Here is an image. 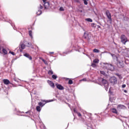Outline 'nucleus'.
Returning a JSON list of instances; mask_svg holds the SVG:
<instances>
[{
  "instance_id": "nucleus-23",
  "label": "nucleus",
  "mask_w": 129,
  "mask_h": 129,
  "mask_svg": "<svg viewBox=\"0 0 129 129\" xmlns=\"http://www.w3.org/2000/svg\"><path fill=\"white\" fill-rule=\"evenodd\" d=\"M86 21H87V22H90V23H92V19L90 18L86 19Z\"/></svg>"
},
{
  "instance_id": "nucleus-13",
  "label": "nucleus",
  "mask_w": 129,
  "mask_h": 129,
  "mask_svg": "<svg viewBox=\"0 0 129 129\" xmlns=\"http://www.w3.org/2000/svg\"><path fill=\"white\" fill-rule=\"evenodd\" d=\"M88 33L87 32H85L84 33V37L85 39H88Z\"/></svg>"
},
{
  "instance_id": "nucleus-8",
  "label": "nucleus",
  "mask_w": 129,
  "mask_h": 129,
  "mask_svg": "<svg viewBox=\"0 0 129 129\" xmlns=\"http://www.w3.org/2000/svg\"><path fill=\"white\" fill-rule=\"evenodd\" d=\"M57 88L58 89H59L60 90H63V89H64V87H63V86H61V85H59V84H55Z\"/></svg>"
},
{
  "instance_id": "nucleus-1",
  "label": "nucleus",
  "mask_w": 129,
  "mask_h": 129,
  "mask_svg": "<svg viewBox=\"0 0 129 129\" xmlns=\"http://www.w3.org/2000/svg\"><path fill=\"white\" fill-rule=\"evenodd\" d=\"M111 55L113 59H116V60H117L118 62L117 66L119 67H124V64H123V58L119 57V56H117L113 54H111Z\"/></svg>"
},
{
  "instance_id": "nucleus-48",
  "label": "nucleus",
  "mask_w": 129,
  "mask_h": 129,
  "mask_svg": "<svg viewBox=\"0 0 129 129\" xmlns=\"http://www.w3.org/2000/svg\"><path fill=\"white\" fill-rule=\"evenodd\" d=\"M74 112H76V110L75 109H74Z\"/></svg>"
},
{
  "instance_id": "nucleus-21",
  "label": "nucleus",
  "mask_w": 129,
  "mask_h": 129,
  "mask_svg": "<svg viewBox=\"0 0 129 129\" xmlns=\"http://www.w3.org/2000/svg\"><path fill=\"white\" fill-rule=\"evenodd\" d=\"M29 35L31 37V39H33V35H32V31H29Z\"/></svg>"
},
{
  "instance_id": "nucleus-24",
  "label": "nucleus",
  "mask_w": 129,
  "mask_h": 129,
  "mask_svg": "<svg viewBox=\"0 0 129 129\" xmlns=\"http://www.w3.org/2000/svg\"><path fill=\"white\" fill-rule=\"evenodd\" d=\"M84 3L85 5H88V3L87 2H88V0H83Z\"/></svg>"
},
{
  "instance_id": "nucleus-26",
  "label": "nucleus",
  "mask_w": 129,
  "mask_h": 129,
  "mask_svg": "<svg viewBox=\"0 0 129 129\" xmlns=\"http://www.w3.org/2000/svg\"><path fill=\"white\" fill-rule=\"evenodd\" d=\"M117 76H118V77L120 79H122V77L121 76V75L118 74H116Z\"/></svg>"
},
{
  "instance_id": "nucleus-29",
  "label": "nucleus",
  "mask_w": 129,
  "mask_h": 129,
  "mask_svg": "<svg viewBox=\"0 0 129 129\" xmlns=\"http://www.w3.org/2000/svg\"><path fill=\"white\" fill-rule=\"evenodd\" d=\"M25 44H21V49H25Z\"/></svg>"
},
{
  "instance_id": "nucleus-46",
  "label": "nucleus",
  "mask_w": 129,
  "mask_h": 129,
  "mask_svg": "<svg viewBox=\"0 0 129 129\" xmlns=\"http://www.w3.org/2000/svg\"><path fill=\"white\" fill-rule=\"evenodd\" d=\"M128 108H129V104H127Z\"/></svg>"
},
{
  "instance_id": "nucleus-42",
  "label": "nucleus",
  "mask_w": 129,
  "mask_h": 129,
  "mask_svg": "<svg viewBox=\"0 0 129 129\" xmlns=\"http://www.w3.org/2000/svg\"><path fill=\"white\" fill-rule=\"evenodd\" d=\"M50 54H54V52H50Z\"/></svg>"
},
{
  "instance_id": "nucleus-44",
  "label": "nucleus",
  "mask_w": 129,
  "mask_h": 129,
  "mask_svg": "<svg viewBox=\"0 0 129 129\" xmlns=\"http://www.w3.org/2000/svg\"><path fill=\"white\" fill-rule=\"evenodd\" d=\"M124 92H125V93H126L127 92L126 90H124Z\"/></svg>"
},
{
  "instance_id": "nucleus-14",
  "label": "nucleus",
  "mask_w": 129,
  "mask_h": 129,
  "mask_svg": "<svg viewBox=\"0 0 129 129\" xmlns=\"http://www.w3.org/2000/svg\"><path fill=\"white\" fill-rule=\"evenodd\" d=\"M111 110L112 112H113V113H116V114L117 113V110L115 108H112V109H111Z\"/></svg>"
},
{
  "instance_id": "nucleus-16",
  "label": "nucleus",
  "mask_w": 129,
  "mask_h": 129,
  "mask_svg": "<svg viewBox=\"0 0 129 129\" xmlns=\"http://www.w3.org/2000/svg\"><path fill=\"white\" fill-rule=\"evenodd\" d=\"M41 109H42V108L40 106H37L36 107V110H37V111H38L39 112L41 111Z\"/></svg>"
},
{
  "instance_id": "nucleus-49",
  "label": "nucleus",
  "mask_w": 129,
  "mask_h": 129,
  "mask_svg": "<svg viewBox=\"0 0 129 129\" xmlns=\"http://www.w3.org/2000/svg\"><path fill=\"white\" fill-rule=\"evenodd\" d=\"M109 92H110V90L109 91Z\"/></svg>"
},
{
  "instance_id": "nucleus-27",
  "label": "nucleus",
  "mask_w": 129,
  "mask_h": 129,
  "mask_svg": "<svg viewBox=\"0 0 129 129\" xmlns=\"http://www.w3.org/2000/svg\"><path fill=\"white\" fill-rule=\"evenodd\" d=\"M48 74L49 75H52V74H53V71H49L48 72Z\"/></svg>"
},
{
  "instance_id": "nucleus-38",
  "label": "nucleus",
  "mask_w": 129,
  "mask_h": 129,
  "mask_svg": "<svg viewBox=\"0 0 129 129\" xmlns=\"http://www.w3.org/2000/svg\"><path fill=\"white\" fill-rule=\"evenodd\" d=\"M81 81H86V79H83Z\"/></svg>"
},
{
  "instance_id": "nucleus-3",
  "label": "nucleus",
  "mask_w": 129,
  "mask_h": 129,
  "mask_svg": "<svg viewBox=\"0 0 129 129\" xmlns=\"http://www.w3.org/2000/svg\"><path fill=\"white\" fill-rule=\"evenodd\" d=\"M106 15L109 20L108 22H109L110 24H111V22H112V20L111 19V15L110 14V13H109V11H106Z\"/></svg>"
},
{
  "instance_id": "nucleus-17",
  "label": "nucleus",
  "mask_w": 129,
  "mask_h": 129,
  "mask_svg": "<svg viewBox=\"0 0 129 129\" xmlns=\"http://www.w3.org/2000/svg\"><path fill=\"white\" fill-rule=\"evenodd\" d=\"M44 7L45 8V9H47L48 7H49V3L46 2L44 4Z\"/></svg>"
},
{
  "instance_id": "nucleus-33",
  "label": "nucleus",
  "mask_w": 129,
  "mask_h": 129,
  "mask_svg": "<svg viewBox=\"0 0 129 129\" xmlns=\"http://www.w3.org/2000/svg\"><path fill=\"white\" fill-rule=\"evenodd\" d=\"M100 73L102 75H105V72H104V71H100Z\"/></svg>"
},
{
  "instance_id": "nucleus-40",
  "label": "nucleus",
  "mask_w": 129,
  "mask_h": 129,
  "mask_svg": "<svg viewBox=\"0 0 129 129\" xmlns=\"http://www.w3.org/2000/svg\"><path fill=\"white\" fill-rule=\"evenodd\" d=\"M78 116H81V114L80 113H78Z\"/></svg>"
},
{
  "instance_id": "nucleus-19",
  "label": "nucleus",
  "mask_w": 129,
  "mask_h": 129,
  "mask_svg": "<svg viewBox=\"0 0 129 129\" xmlns=\"http://www.w3.org/2000/svg\"><path fill=\"white\" fill-rule=\"evenodd\" d=\"M3 52L4 53V54H5V55H7V54H8V51H7V50L5 48H4L3 49Z\"/></svg>"
},
{
  "instance_id": "nucleus-25",
  "label": "nucleus",
  "mask_w": 129,
  "mask_h": 129,
  "mask_svg": "<svg viewBox=\"0 0 129 129\" xmlns=\"http://www.w3.org/2000/svg\"><path fill=\"white\" fill-rule=\"evenodd\" d=\"M40 128H41V129H46V127H45V125L42 124L40 126Z\"/></svg>"
},
{
  "instance_id": "nucleus-7",
  "label": "nucleus",
  "mask_w": 129,
  "mask_h": 129,
  "mask_svg": "<svg viewBox=\"0 0 129 129\" xmlns=\"http://www.w3.org/2000/svg\"><path fill=\"white\" fill-rule=\"evenodd\" d=\"M47 83H48L49 85L51 86V87H52V88H54L55 87V85L54 84V83L50 81H47Z\"/></svg>"
},
{
  "instance_id": "nucleus-12",
  "label": "nucleus",
  "mask_w": 129,
  "mask_h": 129,
  "mask_svg": "<svg viewBox=\"0 0 129 129\" xmlns=\"http://www.w3.org/2000/svg\"><path fill=\"white\" fill-rule=\"evenodd\" d=\"M24 56L25 57H26L27 58H29V60H32V56H30L29 54L28 53H25L24 54Z\"/></svg>"
},
{
  "instance_id": "nucleus-36",
  "label": "nucleus",
  "mask_w": 129,
  "mask_h": 129,
  "mask_svg": "<svg viewBox=\"0 0 129 129\" xmlns=\"http://www.w3.org/2000/svg\"><path fill=\"white\" fill-rule=\"evenodd\" d=\"M60 11H64V9L62 7H60L59 9Z\"/></svg>"
},
{
  "instance_id": "nucleus-30",
  "label": "nucleus",
  "mask_w": 129,
  "mask_h": 129,
  "mask_svg": "<svg viewBox=\"0 0 129 129\" xmlns=\"http://www.w3.org/2000/svg\"><path fill=\"white\" fill-rule=\"evenodd\" d=\"M52 77L53 79H56L57 76L53 75H52Z\"/></svg>"
},
{
  "instance_id": "nucleus-9",
  "label": "nucleus",
  "mask_w": 129,
  "mask_h": 129,
  "mask_svg": "<svg viewBox=\"0 0 129 129\" xmlns=\"http://www.w3.org/2000/svg\"><path fill=\"white\" fill-rule=\"evenodd\" d=\"M118 109H125V106L123 105H118L117 106Z\"/></svg>"
},
{
  "instance_id": "nucleus-15",
  "label": "nucleus",
  "mask_w": 129,
  "mask_h": 129,
  "mask_svg": "<svg viewBox=\"0 0 129 129\" xmlns=\"http://www.w3.org/2000/svg\"><path fill=\"white\" fill-rule=\"evenodd\" d=\"M45 104H46V103L43 104L41 102H40L38 103V105L39 106H40V107H43V106H44V105H45Z\"/></svg>"
},
{
  "instance_id": "nucleus-45",
  "label": "nucleus",
  "mask_w": 129,
  "mask_h": 129,
  "mask_svg": "<svg viewBox=\"0 0 129 129\" xmlns=\"http://www.w3.org/2000/svg\"><path fill=\"white\" fill-rule=\"evenodd\" d=\"M91 55L92 56H93V57L94 56V55L93 54V53H91Z\"/></svg>"
},
{
  "instance_id": "nucleus-18",
  "label": "nucleus",
  "mask_w": 129,
  "mask_h": 129,
  "mask_svg": "<svg viewBox=\"0 0 129 129\" xmlns=\"http://www.w3.org/2000/svg\"><path fill=\"white\" fill-rule=\"evenodd\" d=\"M93 52H94V53H99V50L95 48L93 49Z\"/></svg>"
},
{
  "instance_id": "nucleus-20",
  "label": "nucleus",
  "mask_w": 129,
  "mask_h": 129,
  "mask_svg": "<svg viewBox=\"0 0 129 129\" xmlns=\"http://www.w3.org/2000/svg\"><path fill=\"white\" fill-rule=\"evenodd\" d=\"M93 62H94L95 64H97V63H98V62H99V60H98V59H95V60H94Z\"/></svg>"
},
{
  "instance_id": "nucleus-11",
  "label": "nucleus",
  "mask_w": 129,
  "mask_h": 129,
  "mask_svg": "<svg viewBox=\"0 0 129 129\" xmlns=\"http://www.w3.org/2000/svg\"><path fill=\"white\" fill-rule=\"evenodd\" d=\"M3 82L4 84H6V85H8V84H10V81L8 79H4L3 80Z\"/></svg>"
},
{
  "instance_id": "nucleus-31",
  "label": "nucleus",
  "mask_w": 129,
  "mask_h": 129,
  "mask_svg": "<svg viewBox=\"0 0 129 129\" xmlns=\"http://www.w3.org/2000/svg\"><path fill=\"white\" fill-rule=\"evenodd\" d=\"M73 84V81L71 80H70L69 81V84Z\"/></svg>"
},
{
  "instance_id": "nucleus-41",
  "label": "nucleus",
  "mask_w": 129,
  "mask_h": 129,
  "mask_svg": "<svg viewBox=\"0 0 129 129\" xmlns=\"http://www.w3.org/2000/svg\"><path fill=\"white\" fill-rule=\"evenodd\" d=\"M43 2L44 3V4H45L46 3H47V2H47V0H43Z\"/></svg>"
},
{
  "instance_id": "nucleus-5",
  "label": "nucleus",
  "mask_w": 129,
  "mask_h": 129,
  "mask_svg": "<svg viewBox=\"0 0 129 129\" xmlns=\"http://www.w3.org/2000/svg\"><path fill=\"white\" fill-rule=\"evenodd\" d=\"M121 42L123 43V44H125L126 42H127V38L124 35H121Z\"/></svg>"
},
{
  "instance_id": "nucleus-4",
  "label": "nucleus",
  "mask_w": 129,
  "mask_h": 129,
  "mask_svg": "<svg viewBox=\"0 0 129 129\" xmlns=\"http://www.w3.org/2000/svg\"><path fill=\"white\" fill-rule=\"evenodd\" d=\"M110 82L112 84H116L117 83V79L115 77H112L110 78Z\"/></svg>"
},
{
  "instance_id": "nucleus-47",
  "label": "nucleus",
  "mask_w": 129,
  "mask_h": 129,
  "mask_svg": "<svg viewBox=\"0 0 129 129\" xmlns=\"http://www.w3.org/2000/svg\"><path fill=\"white\" fill-rule=\"evenodd\" d=\"M94 25H95L94 24H92V26H94Z\"/></svg>"
},
{
  "instance_id": "nucleus-10",
  "label": "nucleus",
  "mask_w": 129,
  "mask_h": 129,
  "mask_svg": "<svg viewBox=\"0 0 129 129\" xmlns=\"http://www.w3.org/2000/svg\"><path fill=\"white\" fill-rule=\"evenodd\" d=\"M108 70H110V71H113V70H114V67H113L112 65L109 64Z\"/></svg>"
},
{
  "instance_id": "nucleus-22",
  "label": "nucleus",
  "mask_w": 129,
  "mask_h": 129,
  "mask_svg": "<svg viewBox=\"0 0 129 129\" xmlns=\"http://www.w3.org/2000/svg\"><path fill=\"white\" fill-rule=\"evenodd\" d=\"M37 16H40V15H41V14H42V11L38 10V11L37 12Z\"/></svg>"
},
{
  "instance_id": "nucleus-39",
  "label": "nucleus",
  "mask_w": 129,
  "mask_h": 129,
  "mask_svg": "<svg viewBox=\"0 0 129 129\" xmlns=\"http://www.w3.org/2000/svg\"><path fill=\"white\" fill-rule=\"evenodd\" d=\"M39 8L41 10H42V9H43V7H42V5H40V7Z\"/></svg>"
},
{
  "instance_id": "nucleus-28",
  "label": "nucleus",
  "mask_w": 129,
  "mask_h": 129,
  "mask_svg": "<svg viewBox=\"0 0 129 129\" xmlns=\"http://www.w3.org/2000/svg\"><path fill=\"white\" fill-rule=\"evenodd\" d=\"M44 101L45 102V103H47L48 102H51L52 101H53L52 100H47V101Z\"/></svg>"
},
{
  "instance_id": "nucleus-32",
  "label": "nucleus",
  "mask_w": 129,
  "mask_h": 129,
  "mask_svg": "<svg viewBox=\"0 0 129 129\" xmlns=\"http://www.w3.org/2000/svg\"><path fill=\"white\" fill-rule=\"evenodd\" d=\"M91 66H92V67L95 68V67H96L97 65L95 63H92Z\"/></svg>"
},
{
  "instance_id": "nucleus-34",
  "label": "nucleus",
  "mask_w": 129,
  "mask_h": 129,
  "mask_svg": "<svg viewBox=\"0 0 129 129\" xmlns=\"http://www.w3.org/2000/svg\"><path fill=\"white\" fill-rule=\"evenodd\" d=\"M9 53L10 54H12V55H13V56H15V52H14L13 51H10Z\"/></svg>"
},
{
  "instance_id": "nucleus-6",
  "label": "nucleus",
  "mask_w": 129,
  "mask_h": 129,
  "mask_svg": "<svg viewBox=\"0 0 129 129\" xmlns=\"http://www.w3.org/2000/svg\"><path fill=\"white\" fill-rule=\"evenodd\" d=\"M109 64L108 63H103L102 64V67L104 69H107V70H108V67Z\"/></svg>"
},
{
  "instance_id": "nucleus-2",
  "label": "nucleus",
  "mask_w": 129,
  "mask_h": 129,
  "mask_svg": "<svg viewBox=\"0 0 129 129\" xmlns=\"http://www.w3.org/2000/svg\"><path fill=\"white\" fill-rule=\"evenodd\" d=\"M99 81L100 85L104 86L105 90L107 91V90L108 89V83L107 82V81L103 79H101Z\"/></svg>"
},
{
  "instance_id": "nucleus-37",
  "label": "nucleus",
  "mask_w": 129,
  "mask_h": 129,
  "mask_svg": "<svg viewBox=\"0 0 129 129\" xmlns=\"http://www.w3.org/2000/svg\"><path fill=\"white\" fill-rule=\"evenodd\" d=\"M125 86H126L125 85H124H124H122V88H125Z\"/></svg>"
},
{
  "instance_id": "nucleus-35",
  "label": "nucleus",
  "mask_w": 129,
  "mask_h": 129,
  "mask_svg": "<svg viewBox=\"0 0 129 129\" xmlns=\"http://www.w3.org/2000/svg\"><path fill=\"white\" fill-rule=\"evenodd\" d=\"M42 61L44 62V63H45L46 65L47 64H48V63L46 61V60H45V59H43Z\"/></svg>"
},
{
  "instance_id": "nucleus-43",
  "label": "nucleus",
  "mask_w": 129,
  "mask_h": 129,
  "mask_svg": "<svg viewBox=\"0 0 129 129\" xmlns=\"http://www.w3.org/2000/svg\"><path fill=\"white\" fill-rule=\"evenodd\" d=\"M103 53H104V52H102V53H101V54H100V56H102V54H103Z\"/></svg>"
}]
</instances>
